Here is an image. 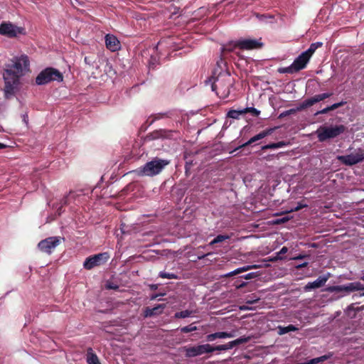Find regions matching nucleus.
Returning <instances> with one entry per match:
<instances>
[{
    "instance_id": "f257e3e1",
    "label": "nucleus",
    "mask_w": 364,
    "mask_h": 364,
    "mask_svg": "<svg viewBox=\"0 0 364 364\" xmlns=\"http://www.w3.org/2000/svg\"><path fill=\"white\" fill-rule=\"evenodd\" d=\"M29 67V60L27 55H22L12 60V63L7 64L3 73L5 82L4 93L9 98L15 93L16 86L19 82V78L23 75V71Z\"/></svg>"
},
{
    "instance_id": "f03ea898",
    "label": "nucleus",
    "mask_w": 364,
    "mask_h": 364,
    "mask_svg": "<svg viewBox=\"0 0 364 364\" xmlns=\"http://www.w3.org/2000/svg\"><path fill=\"white\" fill-rule=\"evenodd\" d=\"M211 83L212 90L222 99L227 98L230 93V87L233 85L234 80L229 73H220L216 77H213Z\"/></svg>"
},
{
    "instance_id": "7ed1b4c3",
    "label": "nucleus",
    "mask_w": 364,
    "mask_h": 364,
    "mask_svg": "<svg viewBox=\"0 0 364 364\" xmlns=\"http://www.w3.org/2000/svg\"><path fill=\"white\" fill-rule=\"evenodd\" d=\"M169 163L168 160L155 158L136 169L134 172L139 176H154L161 173Z\"/></svg>"
},
{
    "instance_id": "20e7f679",
    "label": "nucleus",
    "mask_w": 364,
    "mask_h": 364,
    "mask_svg": "<svg viewBox=\"0 0 364 364\" xmlns=\"http://www.w3.org/2000/svg\"><path fill=\"white\" fill-rule=\"evenodd\" d=\"M346 127L343 124L335 126H320L316 133L318 141L323 142L331 139H334L343 134Z\"/></svg>"
},
{
    "instance_id": "39448f33",
    "label": "nucleus",
    "mask_w": 364,
    "mask_h": 364,
    "mask_svg": "<svg viewBox=\"0 0 364 364\" xmlns=\"http://www.w3.org/2000/svg\"><path fill=\"white\" fill-rule=\"evenodd\" d=\"M63 80V74L54 68H46L37 75L36 83L38 85H46L52 81L62 82Z\"/></svg>"
},
{
    "instance_id": "423d86ee",
    "label": "nucleus",
    "mask_w": 364,
    "mask_h": 364,
    "mask_svg": "<svg viewBox=\"0 0 364 364\" xmlns=\"http://www.w3.org/2000/svg\"><path fill=\"white\" fill-rule=\"evenodd\" d=\"M186 358H194L214 352L213 346L209 343L187 346L183 348Z\"/></svg>"
},
{
    "instance_id": "0eeeda50",
    "label": "nucleus",
    "mask_w": 364,
    "mask_h": 364,
    "mask_svg": "<svg viewBox=\"0 0 364 364\" xmlns=\"http://www.w3.org/2000/svg\"><path fill=\"white\" fill-rule=\"evenodd\" d=\"M109 259L108 252H102L88 257L85 259L83 267L87 270H90L95 267L105 264Z\"/></svg>"
},
{
    "instance_id": "6e6552de",
    "label": "nucleus",
    "mask_w": 364,
    "mask_h": 364,
    "mask_svg": "<svg viewBox=\"0 0 364 364\" xmlns=\"http://www.w3.org/2000/svg\"><path fill=\"white\" fill-rule=\"evenodd\" d=\"M337 159L346 166H352L364 161V149H357L354 153L346 156H338Z\"/></svg>"
},
{
    "instance_id": "1a4fd4ad",
    "label": "nucleus",
    "mask_w": 364,
    "mask_h": 364,
    "mask_svg": "<svg viewBox=\"0 0 364 364\" xmlns=\"http://www.w3.org/2000/svg\"><path fill=\"white\" fill-rule=\"evenodd\" d=\"M60 242V237H49L40 241L38 244V248L42 252L50 255Z\"/></svg>"
},
{
    "instance_id": "9d476101",
    "label": "nucleus",
    "mask_w": 364,
    "mask_h": 364,
    "mask_svg": "<svg viewBox=\"0 0 364 364\" xmlns=\"http://www.w3.org/2000/svg\"><path fill=\"white\" fill-rule=\"evenodd\" d=\"M326 290L328 292H353L364 290V285L359 282H351L346 285L330 286Z\"/></svg>"
},
{
    "instance_id": "9b49d317",
    "label": "nucleus",
    "mask_w": 364,
    "mask_h": 364,
    "mask_svg": "<svg viewBox=\"0 0 364 364\" xmlns=\"http://www.w3.org/2000/svg\"><path fill=\"white\" fill-rule=\"evenodd\" d=\"M250 340V336H247V337L242 336V337H240L239 338H237L234 341H230L225 344L215 346H213V349H214V351L228 350L232 349L234 347L237 346L239 345L246 343L249 342Z\"/></svg>"
},
{
    "instance_id": "f8f14e48",
    "label": "nucleus",
    "mask_w": 364,
    "mask_h": 364,
    "mask_svg": "<svg viewBox=\"0 0 364 364\" xmlns=\"http://www.w3.org/2000/svg\"><path fill=\"white\" fill-rule=\"evenodd\" d=\"M262 46V43L254 39H245L239 41L235 44V47H237L242 50H252L259 48Z\"/></svg>"
},
{
    "instance_id": "ddd939ff",
    "label": "nucleus",
    "mask_w": 364,
    "mask_h": 364,
    "mask_svg": "<svg viewBox=\"0 0 364 364\" xmlns=\"http://www.w3.org/2000/svg\"><path fill=\"white\" fill-rule=\"evenodd\" d=\"M331 274L327 273L323 276L318 277L315 281L309 282L305 287L304 290L306 291H310L314 289H318L325 285L326 282L331 277Z\"/></svg>"
},
{
    "instance_id": "4468645a",
    "label": "nucleus",
    "mask_w": 364,
    "mask_h": 364,
    "mask_svg": "<svg viewBox=\"0 0 364 364\" xmlns=\"http://www.w3.org/2000/svg\"><path fill=\"white\" fill-rule=\"evenodd\" d=\"M17 30L21 33L20 29L11 23H2L0 25V34L12 38L17 35Z\"/></svg>"
},
{
    "instance_id": "2eb2a0df",
    "label": "nucleus",
    "mask_w": 364,
    "mask_h": 364,
    "mask_svg": "<svg viewBox=\"0 0 364 364\" xmlns=\"http://www.w3.org/2000/svg\"><path fill=\"white\" fill-rule=\"evenodd\" d=\"M105 45L107 49L112 52L117 51L120 49V42L117 38L112 34L105 36Z\"/></svg>"
},
{
    "instance_id": "dca6fc26",
    "label": "nucleus",
    "mask_w": 364,
    "mask_h": 364,
    "mask_svg": "<svg viewBox=\"0 0 364 364\" xmlns=\"http://www.w3.org/2000/svg\"><path fill=\"white\" fill-rule=\"evenodd\" d=\"M310 58L303 52L293 62L292 67L294 70L299 72L306 68Z\"/></svg>"
},
{
    "instance_id": "f3484780",
    "label": "nucleus",
    "mask_w": 364,
    "mask_h": 364,
    "mask_svg": "<svg viewBox=\"0 0 364 364\" xmlns=\"http://www.w3.org/2000/svg\"><path fill=\"white\" fill-rule=\"evenodd\" d=\"M173 132L167 129L155 130L149 133L146 138L149 140H156L159 139H168L172 136Z\"/></svg>"
},
{
    "instance_id": "a211bd4d",
    "label": "nucleus",
    "mask_w": 364,
    "mask_h": 364,
    "mask_svg": "<svg viewBox=\"0 0 364 364\" xmlns=\"http://www.w3.org/2000/svg\"><path fill=\"white\" fill-rule=\"evenodd\" d=\"M166 307V305L165 304H157L154 308L146 307L144 309V316L148 318L160 315Z\"/></svg>"
},
{
    "instance_id": "6ab92c4d",
    "label": "nucleus",
    "mask_w": 364,
    "mask_h": 364,
    "mask_svg": "<svg viewBox=\"0 0 364 364\" xmlns=\"http://www.w3.org/2000/svg\"><path fill=\"white\" fill-rule=\"evenodd\" d=\"M275 129H276V127H274V128H269V129H267L259 132L258 134H257V135L252 136V138H250L247 142H245V144L241 145L239 148H242V147H245L247 146H249V145L255 143V141H257L258 140H260V139L266 137L268 135L272 134Z\"/></svg>"
},
{
    "instance_id": "aec40b11",
    "label": "nucleus",
    "mask_w": 364,
    "mask_h": 364,
    "mask_svg": "<svg viewBox=\"0 0 364 364\" xmlns=\"http://www.w3.org/2000/svg\"><path fill=\"white\" fill-rule=\"evenodd\" d=\"M235 336L231 332L220 331L210 333L206 336V341L211 342L217 338H233Z\"/></svg>"
},
{
    "instance_id": "412c9836",
    "label": "nucleus",
    "mask_w": 364,
    "mask_h": 364,
    "mask_svg": "<svg viewBox=\"0 0 364 364\" xmlns=\"http://www.w3.org/2000/svg\"><path fill=\"white\" fill-rule=\"evenodd\" d=\"M86 355L87 364H101L97 355L94 353L92 348L87 349Z\"/></svg>"
},
{
    "instance_id": "4be33fe9",
    "label": "nucleus",
    "mask_w": 364,
    "mask_h": 364,
    "mask_svg": "<svg viewBox=\"0 0 364 364\" xmlns=\"http://www.w3.org/2000/svg\"><path fill=\"white\" fill-rule=\"evenodd\" d=\"M332 355H333V354L330 353L328 354L322 355L318 358H312L305 363H302L300 364H318L320 363L324 362V361L327 360L328 359L331 358L332 357Z\"/></svg>"
},
{
    "instance_id": "5701e85b",
    "label": "nucleus",
    "mask_w": 364,
    "mask_h": 364,
    "mask_svg": "<svg viewBox=\"0 0 364 364\" xmlns=\"http://www.w3.org/2000/svg\"><path fill=\"white\" fill-rule=\"evenodd\" d=\"M323 46L321 42L313 43L310 45L309 48L304 53L311 58V55L314 53L316 50Z\"/></svg>"
},
{
    "instance_id": "b1692460",
    "label": "nucleus",
    "mask_w": 364,
    "mask_h": 364,
    "mask_svg": "<svg viewBox=\"0 0 364 364\" xmlns=\"http://www.w3.org/2000/svg\"><path fill=\"white\" fill-rule=\"evenodd\" d=\"M287 144V143H286L285 141H279L277 143H271V144H267V145L262 146V149L266 150V149H274L282 148L283 146H285Z\"/></svg>"
},
{
    "instance_id": "393cba45",
    "label": "nucleus",
    "mask_w": 364,
    "mask_h": 364,
    "mask_svg": "<svg viewBox=\"0 0 364 364\" xmlns=\"http://www.w3.org/2000/svg\"><path fill=\"white\" fill-rule=\"evenodd\" d=\"M298 330H299V328L297 327H296L295 326H294L292 324H289L287 326H284V327L279 326V333L280 335H283V334L287 333L290 331H296Z\"/></svg>"
},
{
    "instance_id": "a878e982",
    "label": "nucleus",
    "mask_w": 364,
    "mask_h": 364,
    "mask_svg": "<svg viewBox=\"0 0 364 364\" xmlns=\"http://www.w3.org/2000/svg\"><path fill=\"white\" fill-rule=\"evenodd\" d=\"M244 114L242 112V109L235 110V109H230L227 114V117L229 118L238 119L240 116Z\"/></svg>"
},
{
    "instance_id": "bb28decb",
    "label": "nucleus",
    "mask_w": 364,
    "mask_h": 364,
    "mask_svg": "<svg viewBox=\"0 0 364 364\" xmlns=\"http://www.w3.org/2000/svg\"><path fill=\"white\" fill-rule=\"evenodd\" d=\"M230 238V237L228 235H218L209 243V245H214L215 244L222 242Z\"/></svg>"
},
{
    "instance_id": "cd10ccee",
    "label": "nucleus",
    "mask_w": 364,
    "mask_h": 364,
    "mask_svg": "<svg viewBox=\"0 0 364 364\" xmlns=\"http://www.w3.org/2000/svg\"><path fill=\"white\" fill-rule=\"evenodd\" d=\"M196 323L197 322H194V323H191L188 326L181 327L180 328L181 332L183 333H190L192 331H197L198 328L196 326H195V323Z\"/></svg>"
},
{
    "instance_id": "c85d7f7f",
    "label": "nucleus",
    "mask_w": 364,
    "mask_h": 364,
    "mask_svg": "<svg viewBox=\"0 0 364 364\" xmlns=\"http://www.w3.org/2000/svg\"><path fill=\"white\" fill-rule=\"evenodd\" d=\"M332 95V93L330 92H325L319 95H314L313 97L315 104L317 102H319L321 101H323L328 97H330Z\"/></svg>"
},
{
    "instance_id": "c756f323",
    "label": "nucleus",
    "mask_w": 364,
    "mask_h": 364,
    "mask_svg": "<svg viewBox=\"0 0 364 364\" xmlns=\"http://www.w3.org/2000/svg\"><path fill=\"white\" fill-rule=\"evenodd\" d=\"M193 313V311L191 310H185L176 312L174 315V317L176 318H188L191 316V314Z\"/></svg>"
},
{
    "instance_id": "7c9ffc66",
    "label": "nucleus",
    "mask_w": 364,
    "mask_h": 364,
    "mask_svg": "<svg viewBox=\"0 0 364 364\" xmlns=\"http://www.w3.org/2000/svg\"><path fill=\"white\" fill-rule=\"evenodd\" d=\"M159 277L163 279H177L178 277L177 274L174 273H167L166 272H160L159 274Z\"/></svg>"
},
{
    "instance_id": "2f4dec72",
    "label": "nucleus",
    "mask_w": 364,
    "mask_h": 364,
    "mask_svg": "<svg viewBox=\"0 0 364 364\" xmlns=\"http://www.w3.org/2000/svg\"><path fill=\"white\" fill-rule=\"evenodd\" d=\"M152 117L153 119L151 121L150 124H151L156 120H159L165 117H170V112L157 113L152 115Z\"/></svg>"
},
{
    "instance_id": "473e14b6",
    "label": "nucleus",
    "mask_w": 364,
    "mask_h": 364,
    "mask_svg": "<svg viewBox=\"0 0 364 364\" xmlns=\"http://www.w3.org/2000/svg\"><path fill=\"white\" fill-rule=\"evenodd\" d=\"M242 112L244 114L246 113H251L254 117H258L260 114V111L255 107H246L242 109Z\"/></svg>"
},
{
    "instance_id": "72a5a7b5",
    "label": "nucleus",
    "mask_w": 364,
    "mask_h": 364,
    "mask_svg": "<svg viewBox=\"0 0 364 364\" xmlns=\"http://www.w3.org/2000/svg\"><path fill=\"white\" fill-rule=\"evenodd\" d=\"M278 73H296L294 68L292 67V64L286 68H279L278 69Z\"/></svg>"
},
{
    "instance_id": "f704fd0d",
    "label": "nucleus",
    "mask_w": 364,
    "mask_h": 364,
    "mask_svg": "<svg viewBox=\"0 0 364 364\" xmlns=\"http://www.w3.org/2000/svg\"><path fill=\"white\" fill-rule=\"evenodd\" d=\"M256 268H257V265H247V266H245V267L236 269L235 273L240 274V273L250 270L252 269H256Z\"/></svg>"
},
{
    "instance_id": "c9c22d12",
    "label": "nucleus",
    "mask_w": 364,
    "mask_h": 364,
    "mask_svg": "<svg viewBox=\"0 0 364 364\" xmlns=\"http://www.w3.org/2000/svg\"><path fill=\"white\" fill-rule=\"evenodd\" d=\"M290 219H291V217H289V216L282 217L281 218L276 219L274 221V223L277 224V225L283 224V223L288 222Z\"/></svg>"
},
{
    "instance_id": "e433bc0d",
    "label": "nucleus",
    "mask_w": 364,
    "mask_h": 364,
    "mask_svg": "<svg viewBox=\"0 0 364 364\" xmlns=\"http://www.w3.org/2000/svg\"><path fill=\"white\" fill-rule=\"evenodd\" d=\"M306 207H307L306 204H303V203L299 202V203H298L297 205L295 208H291L289 211H287V213H291V212L299 211V210H300L302 208H306Z\"/></svg>"
},
{
    "instance_id": "4c0bfd02",
    "label": "nucleus",
    "mask_w": 364,
    "mask_h": 364,
    "mask_svg": "<svg viewBox=\"0 0 364 364\" xmlns=\"http://www.w3.org/2000/svg\"><path fill=\"white\" fill-rule=\"evenodd\" d=\"M72 194H73V193H72V192H70L69 196H65V197H64V198L62 199V200H61V204H62V205H61V207L58 209V212H59L58 213H59V215L60 214V212H61V210H62L63 205H67V204L68 203V198H69V197H70V196H72Z\"/></svg>"
},
{
    "instance_id": "58836bf2",
    "label": "nucleus",
    "mask_w": 364,
    "mask_h": 364,
    "mask_svg": "<svg viewBox=\"0 0 364 364\" xmlns=\"http://www.w3.org/2000/svg\"><path fill=\"white\" fill-rule=\"evenodd\" d=\"M302 102L304 103L306 108L311 107L312 105H314L315 104L313 97L308 98V99L305 100L304 101H303Z\"/></svg>"
},
{
    "instance_id": "ea45409f",
    "label": "nucleus",
    "mask_w": 364,
    "mask_h": 364,
    "mask_svg": "<svg viewBox=\"0 0 364 364\" xmlns=\"http://www.w3.org/2000/svg\"><path fill=\"white\" fill-rule=\"evenodd\" d=\"M257 276L258 275L256 272H250L245 275H242L241 277V278L245 279H252L256 278Z\"/></svg>"
},
{
    "instance_id": "a19ab883",
    "label": "nucleus",
    "mask_w": 364,
    "mask_h": 364,
    "mask_svg": "<svg viewBox=\"0 0 364 364\" xmlns=\"http://www.w3.org/2000/svg\"><path fill=\"white\" fill-rule=\"evenodd\" d=\"M84 61L86 64L90 65H92L95 60L92 56H85L84 58Z\"/></svg>"
},
{
    "instance_id": "79ce46f5",
    "label": "nucleus",
    "mask_w": 364,
    "mask_h": 364,
    "mask_svg": "<svg viewBox=\"0 0 364 364\" xmlns=\"http://www.w3.org/2000/svg\"><path fill=\"white\" fill-rule=\"evenodd\" d=\"M346 102H340L338 103L333 104L332 105L329 106L331 111L335 110L336 109L343 106Z\"/></svg>"
},
{
    "instance_id": "37998d69",
    "label": "nucleus",
    "mask_w": 364,
    "mask_h": 364,
    "mask_svg": "<svg viewBox=\"0 0 364 364\" xmlns=\"http://www.w3.org/2000/svg\"><path fill=\"white\" fill-rule=\"evenodd\" d=\"M331 111V109H330V107H327L321 110H319V111H317L316 113H315V115H318V114H327L328 112Z\"/></svg>"
},
{
    "instance_id": "c03bdc74",
    "label": "nucleus",
    "mask_w": 364,
    "mask_h": 364,
    "mask_svg": "<svg viewBox=\"0 0 364 364\" xmlns=\"http://www.w3.org/2000/svg\"><path fill=\"white\" fill-rule=\"evenodd\" d=\"M296 112V109H291L287 110V111L284 112L283 113H282L280 114V117H285V116L289 115L291 114H294Z\"/></svg>"
},
{
    "instance_id": "a18cd8bd",
    "label": "nucleus",
    "mask_w": 364,
    "mask_h": 364,
    "mask_svg": "<svg viewBox=\"0 0 364 364\" xmlns=\"http://www.w3.org/2000/svg\"><path fill=\"white\" fill-rule=\"evenodd\" d=\"M309 257V255H308L299 254V255H297L296 257H294L292 258V259H295V260L302 259H304V258H306V257Z\"/></svg>"
},
{
    "instance_id": "49530a36",
    "label": "nucleus",
    "mask_w": 364,
    "mask_h": 364,
    "mask_svg": "<svg viewBox=\"0 0 364 364\" xmlns=\"http://www.w3.org/2000/svg\"><path fill=\"white\" fill-rule=\"evenodd\" d=\"M288 252V248L284 246L280 251L277 253V255L282 256V255L286 254Z\"/></svg>"
},
{
    "instance_id": "de8ad7c7",
    "label": "nucleus",
    "mask_w": 364,
    "mask_h": 364,
    "mask_svg": "<svg viewBox=\"0 0 364 364\" xmlns=\"http://www.w3.org/2000/svg\"><path fill=\"white\" fill-rule=\"evenodd\" d=\"M247 285V282H242L240 284H235V286L237 289H242Z\"/></svg>"
},
{
    "instance_id": "09e8293b",
    "label": "nucleus",
    "mask_w": 364,
    "mask_h": 364,
    "mask_svg": "<svg viewBox=\"0 0 364 364\" xmlns=\"http://www.w3.org/2000/svg\"><path fill=\"white\" fill-rule=\"evenodd\" d=\"M283 257L282 256H279V255H277L276 257H272L269 259V261H271V262H276L279 259L282 260L283 259Z\"/></svg>"
},
{
    "instance_id": "8fccbe9b",
    "label": "nucleus",
    "mask_w": 364,
    "mask_h": 364,
    "mask_svg": "<svg viewBox=\"0 0 364 364\" xmlns=\"http://www.w3.org/2000/svg\"><path fill=\"white\" fill-rule=\"evenodd\" d=\"M307 266H308V262H304V263H302V264H300L296 265V268L297 269H302V268L306 267Z\"/></svg>"
},
{
    "instance_id": "3c124183",
    "label": "nucleus",
    "mask_w": 364,
    "mask_h": 364,
    "mask_svg": "<svg viewBox=\"0 0 364 364\" xmlns=\"http://www.w3.org/2000/svg\"><path fill=\"white\" fill-rule=\"evenodd\" d=\"M305 109H306V108L305 107L304 103L301 102L295 109H296V112H297V111H301Z\"/></svg>"
},
{
    "instance_id": "603ef678",
    "label": "nucleus",
    "mask_w": 364,
    "mask_h": 364,
    "mask_svg": "<svg viewBox=\"0 0 364 364\" xmlns=\"http://www.w3.org/2000/svg\"><path fill=\"white\" fill-rule=\"evenodd\" d=\"M162 294H152L151 296H150V299L151 300H155L158 298V296H161Z\"/></svg>"
},
{
    "instance_id": "864d4df0",
    "label": "nucleus",
    "mask_w": 364,
    "mask_h": 364,
    "mask_svg": "<svg viewBox=\"0 0 364 364\" xmlns=\"http://www.w3.org/2000/svg\"><path fill=\"white\" fill-rule=\"evenodd\" d=\"M235 270L230 272L228 273L227 274H225V277H232V276L238 274V273H235Z\"/></svg>"
},
{
    "instance_id": "5fc2aeb1",
    "label": "nucleus",
    "mask_w": 364,
    "mask_h": 364,
    "mask_svg": "<svg viewBox=\"0 0 364 364\" xmlns=\"http://www.w3.org/2000/svg\"><path fill=\"white\" fill-rule=\"evenodd\" d=\"M211 255V253H208V254H203V255H198V259H204L206 256H208V255Z\"/></svg>"
},
{
    "instance_id": "6e6d98bb",
    "label": "nucleus",
    "mask_w": 364,
    "mask_h": 364,
    "mask_svg": "<svg viewBox=\"0 0 364 364\" xmlns=\"http://www.w3.org/2000/svg\"><path fill=\"white\" fill-rule=\"evenodd\" d=\"M158 288V285L157 284H151L150 285V289L151 290H156Z\"/></svg>"
},
{
    "instance_id": "4d7b16f0",
    "label": "nucleus",
    "mask_w": 364,
    "mask_h": 364,
    "mask_svg": "<svg viewBox=\"0 0 364 364\" xmlns=\"http://www.w3.org/2000/svg\"><path fill=\"white\" fill-rule=\"evenodd\" d=\"M6 146H7L6 144L0 143V149H5V148H6Z\"/></svg>"
},
{
    "instance_id": "13d9d810",
    "label": "nucleus",
    "mask_w": 364,
    "mask_h": 364,
    "mask_svg": "<svg viewBox=\"0 0 364 364\" xmlns=\"http://www.w3.org/2000/svg\"><path fill=\"white\" fill-rule=\"evenodd\" d=\"M108 289H117L118 288L117 286H108L107 287Z\"/></svg>"
},
{
    "instance_id": "bf43d9fd",
    "label": "nucleus",
    "mask_w": 364,
    "mask_h": 364,
    "mask_svg": "<svg viewBox=\"0 0 364 364\" xmlns=\"http://www.w3.org/2000/svg\"><path fill=\"white\" fill-rule=\"evenodd\" d=\"M311 247H316V245L315 243H313V244H311Z\"/></svg>"
},
{
    "instance_id": "052dcab7",
    "label": "nucleus",
    "mask_w": 364,
    "mask_h": 364,
    "mask_svg": "<svg viewBox=\"0 0 364 364\" xmlns=\"http://www.w3.org/2000/svg\"><path fill=\"white\" fill-rule=\"evenodd\" d=\"M360 279H362L363 281H364V275L363 277H360Z\"/></svg>"
},
{
    "instance_id": "680f3d73",
    "label": "nucleus",
    "mask_w": 364,
    "mask_h": 364,
    "mask_svg": "<svg viewBox=\"0 0 364 364\" xmlns=\"http://www.w3.org/2000/svg\"><path fill=\"white\" fill-rule=\"evenodd\" d=\"M282 215V213H277V214H276V215Z\"/></svg>"
},
{
    "instance_id": "e2e57ef3",
    "label": "nucleus",
    "mask_w": 364,
    "mask_h": 364,
    "mask_svg": "<svg viewBox=\"0 0 364 364\" xmlns=\"http://www.w3.org/2000/svg\"><path fill=\"white\" fill-rule=\"evenodd\" d=\"M363 295L364 296V293L363 294Z\"/></svg>"
}]
</instances>
